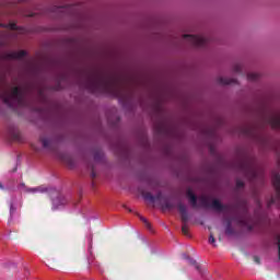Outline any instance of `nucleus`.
Instances as JSON below:
<instances>
[{
  "mask_svg": "<svg viewBox=\"0 0 280 280\" xmlns=\"http://www.w3.org/2000/svg\"><path fill=\"white\" fill-rule=\"evenodd\" d=\"M0 100L11 108L23 106L25 104V92L19 86H13L10 90L0 92Z\"/></svg>",
  "mask_w": 280,
  "mask_h": 280,
  "instance_id": "nucleus-1",
  "label": "nucleus"
},
{
  "mask_svg": "<svg viewBox=\"0 0 280 280\" xmlns=\"http://www.w3.org/2000/svg\"><path fill=\"white\" fill-rule=\"evenodd\" d=\"M90 82L94 89H102L104 93H112V95H115L116 97L119 95V86L115 85L110 79L95 75L90 79Z\"/></svg>",
  "mask_w": 280,
  "mask_h": 280,
  "instance_id": "nucleus-2",
  "label": "nucleus"
},
{
  "mask_svg": "<svg viewBox=\"0 0 280 280\" xmlns=\"http://www.w3.org/2000/svg\"><path fill=\"white\" fill-rule=\"evenodd\" d=\"M22 203L21 199L18 197H12L9 201V213H10V220H14L15 215H19V210L21 209Z\"/></svg>",
  "mask_w": 280,
  "mask_h": 280,
  "instance_id": "nucleus-3",
  "label": "nucleus"
},
{
  "mask_svg": "<svg viewBox=\"0 0 280 280\" xmlns=\"http://www.w3.org/2000/svg\"><path fill=\"white\" fill-rule=\"evenodd\" d=\"M184 38L194 47H205L207 45V37L202 35H184Z\"/></svg>",
  "mask_w": 280,
  "mask_h": 280,
  "instance_id": "nucleus-4",
  "label": "nucleus"
},
{
  "mask_svg": "<svg viewBox=\"0 0 280 280\" xmlns=\"http://www.w3.org/2000/svg\"><path fill=\"white\" fill-rule=\"evenodd\" d=\"M46 191H54V194H58L56 188H48L47 186H37L33 188H26L27 194H45Z\"/></svg>",
  "mask_w": 280,
  "mask_h": 280,
  "instance_id": "nucleus-5",
  "label": "nucleus"
},
{
  "mask_svg": "<svg viewBox=\"0 0 280 280\" xmlns=\"http://www.w3.org/2000/svg\"><path fill=\"white\" fill-rule=\"evenodd\" d=\"M65 205H67V198L58 196L56 199H52V211L63 209Z\"/></svg>",
  "mask_w": 280,
  "mask_h": 280,
  "instance_id": "nucleus-6",
  "label": "nucleus"
},
{
  "mask_svg": "<svg viewBox=\"0 0 280 280\" xmlns=\"http://www.w3.org/2000/svg\"><path fill=\"white\" fill-rule=\"evenodd\" d=\"M210 207L211 209H214V211H218L219 213L229 211V206L222 205L218 199H213Z\"/></svg>",
  "mask_w": 280,
  "mask_h": 280,
  "instance_id": "nucleus-7",
  "label": "nucleus"
},
{
  "mask_svg": "<svg viewBox=\"0 0 280 280\" xmlns=\"http://www.w3.org/2000/svg\"><path fill=\"white\" fill-rule=\"evenodd\" d=\"M25 56H27V51L25 50L13 51L9 54V58H11L12 60H23Z\"/></svg>",
  "mask_w": 280,
  "mask_h": 280,
  "instance_id": "nucleus-8",
  "label": "nucleus"
},
{
  "mask_svg": "<svg viewBox=\"0 0 280 280\" xmlns=\"http://www.w3.org/2000/svg\"><path fill=\"white\" fill-rule=\"evenodd\" d=\"M187 198H188L192 209H196V207H198V198L196 197V195L191 190H188Z\"/></svg>",
  "mask_w": 280,
  "mask_h": 280,
  "instance_id": "nucleus-9",
  "label": "nucleus"
},
{
  "mask_svg": "<svg viewBox=\"0 0 280 280\" xmlns=\"http://www.w3.org/2000/svg\"><path fill=\"white\" fill-rule=\"evenodd\" d=\"M178 210H179V213L182 215L183 222H187V220H189V215L187 214V206H185L183 203H179L178 205Z\"/></svg>",
  "mask_w": 280,
  "mask_h": 280,
  "instance_id": "nucleus-10",
  "label": "nucleus"
},
{
  "mask_svg": "<svg viewBox=\"0 0 280 280\" xmlns=\"http://www.w3.org/2000/svg\"><path fill=\"white\" fill-rule=\"evenodd\" d=\"M160 199H161V194H159L158 196H153L150 192L144 195V200H149V202H156V200H160Z\"/></svg>",
  "mask_w": 280,
  "mask_h": 280,
  "instance_id": "nucleus-11",
  "label": "nucleus"
},
{
  "mask_svg": "<svg viewBox=\"0 0 280 280\" xmlns=\"http://www.w3.org/2000/svg\"><path fill=\"white\" fill-rule=\"evenodd\" d=\"M272 183H273V187L277 189V191H280V176H279V174L273 175Z\"/></svg>",
  "mask_w": 280,
  "mask_h": 280,
  "instance_id": "nucleus-12",
  "label": "nucleus"
},
{
  "mask_svg": "<svg viewBox=\"0 0 280 280\" xmlns=\"http://www.w3.org/2000/svg\"><path fill=\"white\" fill-rule=\"evenodd\" d=\"M162 207L163 209H174V202L172 201V199H166L162 203Z\"/></svg>",
  "mask_w": 280,
  "mask_h": 280,
  "instance_id": "nucleus-13",
  "label": "nucleus"
},
{
  "mask_svg": "<svg viewBox=\"0 0 280 280\" xmlns=\"http://www.w3.org/2000/svg\"><path fill=\"white\" fill-rule=\"evenodd\" d=\"M199 202L201 207H209V198L207 196H201Z\"/></svg>",
  "mask_w": 280,
  "mask_h": 280,
  "instance_id": "nucleus-14",
  "label": "nucleus"
},
{
  "mask_svg": "<svg viewBox=\"0 0 280 280\" xmlns=\"http://www.w3.org/2000/svg\"><path fill=\"white\" fill-rule=\"evenodd\" d=\"M183 259H186L187 261H189V264H191L192 266H196V268L198 269V265L196 264V260L189 258V256H187V254H183Z\"/></svg>",
  "mask_w": 280,
  "mask_h": 280,
  "instance_id": "nucleus-15",
  "label": "nucleus"
},
{
  "mask_svg": "<svg viewBox=\"0 0 280 280\" xmlns=\"http://www.w3.org/2000/svg\"><path fill=\"white\" fill-rule=\"evenodd\" d=\"M51 143V140L50 139H43L42 140V144L44 148H48Z\"/></svg>",
  "mask_w": 280,
  "mask_h": 280,
  "instance_id": "nucleus-16",
  "label": "nucleus"
},
{
  "mask_svg": "<svg viewBox=\"0 0 280 280\" xmlns=\"http://www.w3.org/2000/svg\"><path fill=\"white\" fill-rule=\"evenodd\" d=\"M259 79V74H257V73H249L248 74V80H258Z\"/></svg>",
  "mask_w": 280,
  "mask_h": 280,
  "instance_id": "nucleus-17",
  "label": "nucleus"
},
{
  "mask_svg": "<svg viewBox=\"0 0 280 280\" xmlns=\"http://www.w3.org/2000/svg\"><path fill=\"white\" fill-rule=\"evenodd\" d=\"M140 220H141V222H143L145 224L147 229H149V231H150L151 225H150V222H148V219L140 217Z\"/></svg>",
  "mask_w": 280,
  "mask_h": 280,
  "instance_id": "nucleus-18",
  "label": "nucleus"
},
{
  "mask_svg": "<svg viewBox=\"0 0 280 280\" xmlns=\"http://www.w3.org/2000/svg\"><path fill=\"white\" fill-rule=\"evenodd\" d=\"M208 242H209V244H211L212 246H215V237H213V234H210Z\"/></svg>",
  "mask_w": 280,
  "mask_h": 280,
  "instance_id": "nucleus-19",
  "label": "nucleus"
},
{
  "mask_svg": "<svg viewBox=\"0 0 280 280\" xmlns=\"http://www.w3.org/2000/svg\"><path fill=\"white\" fill-rule=\"evenodd\" d=\"M225 234L226 235H233V228H231V225H228L225 229Z\"/></svg>",
  "mask_w": 280,
  "mask_h": 280,
  "instance_id": "nucleus-20",
  "label": "nucleus"
},
{
  "mask_svg": "<svg viewBox=\"0 0 280 280\" xmlns=\"http://www.w3.org/2000/svg\"><path fill=\"white\" fill-rule=\"evenodd\" d=\"M7 27H9V30H16V24L10 23L7 25Z\"/></svg>",
  "mask_w": 280,
  "mask_h": 280,
  "instance_id": "nucleus-21",
  "label": "nucleus"
},
{
  "mask_svg": "<svg viewBox=\"0 0 280 280\" xmlns=\"http://www.w3.org/2000/svg\"><path fill=\"white\" fill-rule=\"evenodd\" d=\"M182 232L184 233V235H187V226L184 225V226L182 228Z\"/></svg>",
  "mask_w": 280,
  "mask_h": 280,
  "instance_id": "nucleus-22",
  "label": "nucleus"
},
{
  "mask_svg": "<svg viewBox=\"0 0 280 280\" xmlns=\"http://www.w3.org/2000/svg\"><path fill=\"white\" fill-rule=\"evenodd\" d=\"M277 126H280V118H276Z\"/></svg>",
  "mask_w": 280,
  "mask_h": 280,
  "instance_id": "nucleus-23",
  "label": "nucleus"
},
{
  "mask_svg": "<svg viewBox=\"0 0 280 280\" xmlns=\"http://www.w3.org/2000/svg\"><path fill=\"white\" fill-rule=\"evenodd\" d=\"M278 250H279V259H280V241L278 243Z\"/></svg>",
  "mask_w": 280,
  "mask_h": 280,
  "instance_id": "nucleus-24",
  "label": "nucleus"
},
{
  "mask_svg": "<svg viewBox=\"0 0 280 280\" xmlns=\"http://www.w3.org/2000/svg\"><path fill=\"white\" fill-rule=\"evenodd\" d=\"M0 189H5V188L3 187V184H1V183H0Z\"/></svg>",
  "mask_w": 280,
  "mask_h": 280,
  "instance_id": "nucleus-25",
  "label": "nucleus"
},
{
  "mask_svg": "<svg viewBox=\"0 0 280 280\" xmlns=\"http://www.w3.org/2000/svg\"><path fill=\"white\" fill-rule=\"evenodd\" d=\"M0 27H3V25L0 24Z\"/></svg>",
  "mask_w": 280,
  "mask_h": 280,
  "instance_id": "nucleus-26",
  "label": "nucleus"
}]
</instances>
